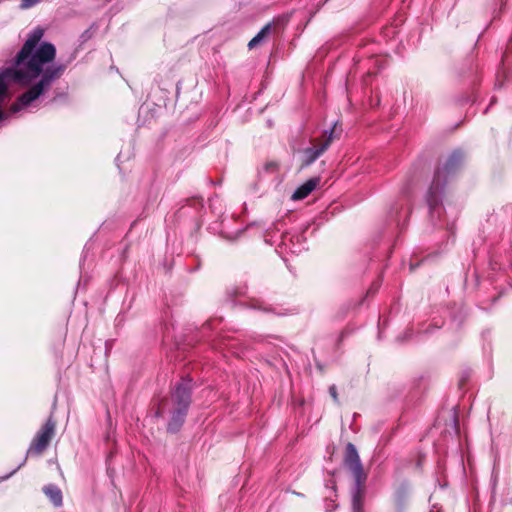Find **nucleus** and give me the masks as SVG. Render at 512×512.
Wrapping results in <instances>:
<instances>
[{"label":"nucleus","instance_id":"1","mask_svg":"<svg viewBox=\"0 0 512 512\" xmlns=\"http://www.w3.org/2000/svg\"><path fill=\"white\" fill-rule=\"evenodd\" d=\"M43 35L44 30L42 28H35L17 53L14 61L15 65L24 64L25 69L8 67L0 71V108H2V103L8 94L7 81L13 80L22 86H27L40 77L36 83L17 98L16 103L13 104V109L17 110V105L26 107L37 100L50 89L55 80L64 74L66 70L64 64L43 68L45 64L52 62L56 57V48L52 43L44 42L37 48Z\"/></svg>","mask_w":512,"mask_h":512},{"label":"nucleus","instance_id":"2","mask_svg":"<svg viewBox=\"0 0 512 512\" xmlns=\"http://www.w3.org/2000/svg\"><path fill=\"white\" fill-rule=\"evenodd\" d=\"M191 393L192 379L182 378L176 384L170 400L164 399L160 402L156 415L163 417L166 412L171 414V419L167 426L169 432L175 433L182 427L191 404Z\"/></svg>","mask_w":512,"mask_h":512},{"label":"nucleus","instance_id":"3","mask_svg":"<svg viewBox=\"0 0 512 512\" xmlns=\"http://www.w3.org/2000/svg\"><path fill=\"white\" fill-rule=\"evenodd\" d=\"M343 464L354 479L351 503L352 512H364V498L366 494V481L368 474L364 470L355 445L351 442H349L345 447Z\"/></svg>","mask_w":512,"mask_h":512},{"label":"nucleus","instance_id":"4","mask_svg":"<svg viewBox=\"0 0 512 512\" xmlns=\"http://www.w3.org/2000/svg\"><path fill=\"white\" fill-rule=\"evenodd\" d=\"M461 162V153L453 152L448 157L443 167L436 170L427 197L428 204L431 208L435 207L439 203L440 195L443 192L447 175L455 172L460 167Z\"/></svg>","mask_w":512,"mask_h":512},{"label":"nucleus","instance_id":"5","mask_svg":"<svg viewBox=\"0 0 512 512\" xmlns=\"http://www.w3.org/2000/svg\"><path fill=\"white\" fill-rule=\"evenodd\" d=\"M339 136L337 124H334L329 131H324L321 137L312 138L310 140L311 146L302 150L300 169H304L314 163Z\"/></svg>","mask_w":512,"mask_h":512},{"label":"nucleus","instance_id":"6","mask_svg":"<svg viewBox=\"0 0 512 512\" xmlns=\"http://www.w3.org/2000/svg\"><path fill=\"white\" fill-rule=\"evenodd\" d=\"M56 426L57 422L55 418L53 415H50L31 440L27 451L28 456L38 457L46 451L50 442L56 435Z\"/></svg>","mask_w":512,"mask_h":512},{"label":"nucleus","instance_id":"7","mask_svg":"<svg viewBox=\"0 0 512 512\" xmlns=\"http://www.w3.org/2000/svg\"><path fill=\"white\" fill-rule=\"evenodd\" d=\"M320 183L319 177H313L299 186L292 194L291 199L294 201L306 198Z\"/></svg>","mask_w":512,"mask_h":512},{"label":"nucleus","instance_id":"8","mask_svg":"<svg viewBox=\"0 0 512 512\" xmlns=\"http://www.w3.org/2000/svg\"><path fill=\"white\" fill-rule=\"evenodd\" d=\"M44 494L49 498L54 506L60 507L62 505V492L55 485H48L43 488Z\"/></svg>","mask_w":512,"mask_h":512},{"label":"nucleus","instance_id":"9","mask_svg":"<svg viewBox=\"0 0 512 512\" xmlns=\"http://www.w3.org/2000/svg\"><path fill=\"white\" fill-rule=\"evenodd\" d=\"M270 30H271V24L268 23L258 32V34L255 37H253L249 41L248 48L249 49L255 48L268 35Z\"/></svg>","mask_w":512,"mask_h":512},{"label":"nucleus","instance_id":"10","mask_svg":"<svg viewBox=\"0 0 512 512\" xmlns=\"http://www.w3.org/2000/svg\"><path fill=\"white\" fill-rule=\"evenodd\" d=\"M263 169L265 172L274 174L279 170V163L277 161L271 160L264 164Z\"/></svg>","mask_w":512,"mask_h":512},{"label":"nucleus","instance_id":"11","mask_svg":"<svg viewBox=\"0 0 512 512\" xmlns=\"http://www.w3.org/2000/svg\"><path fill=\"white\" fill-rule=\"evenodd\" d=\"M41 0H22L21 1V8L23 9H27V8H30L34 5H36L37 3H39Z\"/></svg>","mask_w":512,"mask_h":512},{"label":"nucleus","instance_id":"12","mask_svg":"<svg viewBox=\"0 0 512 512\" xmlns=\"http://www.w3.org/2000/svg\"><path fill=\"white\" fill-rule=\"evenodd\" d=\"M329 394L330 396L332 397L333 401L338 404L339 403V398H338V393H337V388L335 385H331L329 387Z\"/></svg>","mask_w":512,"mask_h":512},{"label":"nucleus","instance_id":"13","mask_svg":"<svg viewBox=\"0 0 512 512\" xmlns=\"http://www.w3.org/2000/svg\"><path fill=\"white\" fill-rule=\"evenodd\" d=\"M377 290H378V286H374V285H373V286L369 289L368 293H372V292H373V293H375Z\"/></svg>","mask_w":512,"mask_h":512},{"label":"nucleus","instance_id":"14","mask_svg":"<svg viewBox=\"0 0 512 512\" xmlns=\"http://www.w3.org/2000/svg\"><path fill=\"white\" fill-rule=\"evenodd\" d=\"M5 113L2 108H0V122L4 119Z\"/></svg>","mask_w":512,"mask_h":512},{"label":"nucleus","instance_id":"15","mask_svg":"<svg viewBox=\"0 0 512 512\" xmlns=\"http://www.w3.org/2000/svg\"><path fill=\"white\" fill-rule=\"evenodd\" d=\"M424 457L423 456H419V459H418V466H420L422 464V461H423Z\"/></svg>","mask_w":512,"mask_h":512}]
</instances>
